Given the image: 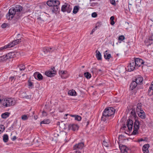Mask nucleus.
Instances as JSON below:
<instances>
[{"instance_id": "423d86ee", "label": "nucleus", "mask_w": 153, "mask_h": 153, "mask_svg": "<svg viewBox=\"0 0 153 153\" xmlns=\"http://www.w3.org/2000/svg\"><path fill=\"white\" fill-rule=\"evenodd\" d=\"M55 68L53 67L51 69V70L45 72V74L48 77H52L56 74V71L54 70Z\"/></svg>"}, {"instance_id": "f257e3e1", "label": "nucleus", "mask_w": 153, "mask_h": 153, "mask_svg": "<svg viewBox=\"0 0 153 153\" xmlns=\"http://www.w3.org/2000/svg\"><path fill=\"white\" fill-rule=\"evenodd\" d=\"M23 12V7L21 5H16L9 9L8 13L6 15L7 19L8 20H11L14 16L16 18H19Z\"/></svg>"}, {"instance_id": "9b49d317", "label": "nucleus", "mask_w": 153, "mask_h": 153, "mask_svg": "<svg viewBox=\"0 0 153 153\" xmlns=\"http://www.w3.org/2000/svg\"><path fill=\"white\" fill-rule=\"evenodd\" d=\"M84 146V143H80L76 144L74 146V150H81L82 149Z\"/></svg>"}, {"instance_id": "09e8293b", "label": "nucleus", "mask_w": 153, "mask_h": 153, "mask_svg": "<svg viewBox=\"0 0 153 153\" xmlns=\"http://www.w3.org/2000/svg\"><path fill=\"white\" fill-rule=\"evenodd\" d=\"M47 114L46 113V112L45 111H43L42 112V116H47Z\"/></svg>"}, {"instance_id": "ea45409f", "label": "nucleus", "mask_w": 153, "mask_h": 153, "mask_svg": "<svg viewBox=\"0 0 153 153\" xmlns=\"http://www.w3.org/2000/svg\"><path fill=\"white\" fill-rule=\"evenodd\" d=\"M4 129V126L3 125H0V134L3 132Z\"/></svg>"}, {"instance_id": "c03bdc74", "label": "nucleus", "mask_w": 153, "mask_h": 153, "mask_svg": "<svg viewBox=\"0 0 153 153\" xmlns=\"http://www.w3.org/2000/svg\"><path fill=\"white\" fill-rule=\"evenodd\" d=\"M9 25L8 24L4 23L2 24L1 25V27L2 28H5L7 27H9Z\"/></svg>"}, {"instance_id": "473e14b6", "label": "nucleus", "mask_w": 153, "mask_h": 153, "mask_svg": "<svg viewBox=\"0 0 153 153\" xmlns=\"http://www.w3.org/2000/svg\"><path fill=\"white\" fill-rule=\"evenodd\" d=\"M84 74V76L87 79H90L91 77V74L88 72L85 73Z\"/></svg>"}, {"instance_id": "c756f323", "label": "nucleus", "mask_w": 153, "mask_h": 153, "mask_svg": "<svg viewBox=\"0 0 153 153\" xmlns=\"http://www.w3.org/2000/svg\"><path fill=\"white\" fill-rule=\"evenodd\" d=\"M52 49L51 48H49L48 47H45L43 49V51L45 53L48 52H51V50Z\"/></svg>"}, {"instance_id": "b1692460", "label": "nucleus", "mask_w": 153, "mask_h": 153, "mask_svg": "<svg viewBox=\"0 0 153 153\" xmlns=\"http://www.w3.org/2000/svg\"><path fill=\"white\" fill-rule=\"evenodd\" d=\"M142 104L141 103H138L137 105V107L136 109V111L137 112H139L143 110L142 109L141 106Z\"/></svg>"}, {"instance_id": "412c9836", "label": "nucleus", "mask_w": 153, "mask_h": 153, "mask_svg": "<svg viewBox=\"0 0 153 153\" xmlns=\"http://www.w3.org/2000/svg\"><path fill=\"white\" fill-rule=\"evenodd\" d=\"M96 52V56L97 59L98 60H101L102 59V56L100 52L97 50Z\"/></svg>"}, {"instance_id": "4be33fe9", "label": "nucleus", "mask_w": 153, "mask_h": 153, "mask_svg": "<svg viewBox=\"0 0 153 153\" xmlns=\"http://www.w3.org/2000/svg\"><path fill=\"white\" fill-rule=\"evenodd\" d=\"M68 94L70 96H75L76 93V91L73 89L69 90L68 93Z\"/></svg>"}, {"instance_id": "f03ea898", "label": "nucleus", "mask_w": 153, "mask_h": 153, "mask_svg": "<svg viewBox=\"0 0 153 153\" xmlns=\"http://www.w3.org/2000/svg\"><path fill=\"white\" fill-rule=\"evenodd\" d=\"M115 112V109L112 107H109L106 108L102 113L101 117L102 120L105 121L108 119H110L112 116L114 115Z\"/></svg>"}, {"instance_id": "37998d69", "label": "nucleus", "mask_w": 153, "mask_h": 153, "mask_svg": "<svg viewBox=\"0 0 153 153\" xmlns=\"http://www.w3.org/2000/svg\"><path fill=\"white\" fill-rule=\"evenodd\" d=\"M54 5L55 6L56 5L57 6H58L60 4V2L58 0H55L54 1Z\"/></svg>"}, {"instance_id": "8fccbe9b", "label": "nucleus", "mask_w": 153, "mask_h": 153, "mask_svg": "<svg viewBox=\"0 0 153 153\" xmlns=\"http://www.w3.org/2000/svg\"><path fill=\"white\" fill-rule=\"evenodd\" d=\"M91 16L92 17L95 18L97 16V15L96 13L94 12L92 13Z\"/></svg>"}, {"instance_id": "bb28decb", "label": "nucleus", "mask_w": 153, "mask_h": 153, "mask_svg": "<svg viewBox=\"0 0 153 153\" xmlns=\"http://www.w3.org/2000/svg\"><path fill=\"white\" fill-rule=\"evenodd\" d=\"M54 2L53 0H49L47 1V4L49 7H51L54 5Z\"/></svg>"}, {"instance_id": "c9c22d12", "label": "nucleus", "mask_w": 153, "mask_h": 153, "mask_svg": "<svg viewBox=\"0 0 153 153\" xmlns=\"http://www.w3.org/2000/svg\"><path fill=\"white\" fill-rule=\"evenodd\" d=\"M21 118L22 120H25L28 118V115H24L22 116Z\"/></svg>"}, {"instance_id": "e2e57ef3", "label": "nucleus", "mask_w": 153, "mask_h": 153, "mask_svg": "<svg viewBox=\"0 0 153 153\" xmlns=\"http://www.w3.org/2000/svg\"><path fill=\"white\" fill-rule=\"evenodd\" d=\"M85 67L84 66H82V68H84Z\"/></svg>"}, {"instance_id": "3c124183", "label": "nucleus", "mask_w": 153, "mask_h": 153, "mask_svg": "<svg viewBox=\"0 0 153 153\" xmlns=\"http://www.w3.org/2000/svg\"><path fill=\"white\" fill-rule=\"evenodd\" d=\"M28 85L29 87H31L33 86V83L32 82L30 81H29L28 83Z\"/></svg>"}, {"instance_id": "6e6d98bb", "label": "nucleus", "mask_w": 153, "mask_h": 153, "mask_svg": "<svg viewBox=\"0 0 153 153\" xmlns=\"http://www.w3.org/2000/svg\"><path fill=\"white\" fill-rule=\"evenodd\" d=\"M96 29L95 28H93L91 32L90 33V34H92L95 31Z\"/></svg>"}, {"instance_id": "2eb2a0df", "label": "nucleus", "mask_w": 153, "mask_h": 153, "mask_svg": "<svg viewBox=\"0 0 153 153\" xmlns=\"http://www.w3.org/2000/svg\"><path fill=\"white\" fill-rule=\"evenodd\" d=\"M149 147V144H145L143 147V151L144 153H149L148 148Z\"/></svg>"}, {"instance_id": "69168bd1", "label": "nucleus", "mask_w": 153, "mask_h": 153, "mask_svg": "<svg viewBox=\"0 0 153 153\" xmlns=\"http://www.w3.org/2000/svg\"><path fill=\"white\" fill-rule=\"evenodd\" d=\"M68 115V114H65V115L66 116H67V115Z\"/></svg>"}, {"instance_id": "f704fd0d", "label": "nucleus", "mask_w": 153, "mask_h": 153, "mask_svg": "<svg viewBox=\"0 0 153 153\" xmlns=\"http://www.w3.org/2000/svg\"><path fill=\"white\" fill-rule=\"evenodd\" d=\"M8 139V136L7 134H4L3 136V140L5 142H7Z\"/></svg>"}, {"instance_id": "5701e85b", "label": "nucleus", "mask_w": 153, "mask_h": 153, "mask_svg": "<svg viewBox=\"0 0 153 153\" xmlns=\"http://www.w3.org/2000/svg\"><path fill=\"white\" fill-rule=\"evenodd\" d=\"M107 52V51H106L104 53V57L106 59H109L111 57V56L110 54H107L106 52Z\"/></svg>"}, {"instance_id": "5fc2aeb1", "label": "nucleus", "mask_w": 153, "mask_h": 153, "mask_svg": "<svg viewBox=\"0 0 153 153\" xmlns=\"http://www.w3.org/2000/svg\"><path fill=\"white\" fill-rule=\"evenodd\" d=\"M75 151V153H81V151L80 150H74Z\"/></svg>"}, {"instance_id": "de8ad7c7", "label": "nucleus", "mask_w": 153, "mask_h": 153, "mask_svg": "<svg viewBox=\"0 0 153 153\" xmlns=\"http://www.w3.org/2000/svg\"><path fill=\"white\" fill-rule=\"evenodd\" d=\"M16 79V77L15 76H11L10 78L9 79L10 80H11V81H13V80H15Z\"/></svg>"}, {"instance_id": "7c9ffc66", "label": "nucleus", "mask_w": 153, "mask_h": 153, "mask_svg": "<svg viewBox=\"0 0 153 153\" xmlns=\"http://www.w3.org/2000/svg\"><path fill=\"white\" fill-rule=\"evenodd\" d=\"M72 117H75V119L78 121H80L81 120V117L78 115H71Z\"/></svg>"}, {"instance_id": "603ef678", "label": "nucleus", "mask_w": 153, "mask_h": 153, "mask_svg": "<svg viewBox=\"0 0 153 153\" xmlns=\"http://www.w3.org/2000/svg\"><path fill=\"white\" fill-rule=\"evenodd\" d=\"M149 39L150 40H153V35H151L149 38Z\"/></svg>"}, {"instance_id": "49530a36", "label": "nucleus", "mask_w": 153, "mask_h": 153, "mask_svg": "<svg viewBox=\"0 0 153 153\" xmlns=\"http://www.w3.org/2000/svg\"><path fill=\"white\" fill-rule=\"evenodd\" d=\"M111 3L113 5H115L116 3L114 0H110Z\"/></svg>"}, {"instance_id": "39448f33", "label": "nucleus", "mask_w": 153, "mask_h": 153, "mask_svg": "<svg viewBox=\"0 0 153 153\" xmlns=\"http://www.w3.org/2000/svg\"><path fill=\"white\" fill-rule=\"evenodd\" d=\"M72 10L70 4L65 3V4L62 6L61 10L63 12H67L68 13H70Z\"/></svg>"}, {"instance_id": "9d476101", "label": "nucleus", "mask_w": 153, "mask_h": 153, "mask_svg": "<svg viewBox=\"0 0 153 153\" xmlns=\"http://www.w3.org/2000/svg\"><path fill=\"white\" fill-rule=\"evenodd\" d=\"M119 148L121 153H128V151L129 150V149L126 146L120 145Z\"/></svg>"}, {"instance_id": "393cba45", "label": "nucleus", "mask_w": 153, "mask_h": 153, "mask_svg": "<svg viewBox=\"0 0 153 153\" xmlns=\"http://www.w3.org/2000/svg\"><path fill=\"white\" fill-rule=\"evenodd\" d=\"M10 113L7 112L2 114L1 115V117L4 119H5L8 117L10 115Z\"/></svg>"}, {"instance_id": "79ce46f5", "label": "nucleus", "mask_w": 153, "mask_h": 153, "mask_svg": "<svg viewBox=\"0 0 153 153\" xmlns=\"http://www.w3.org/2000/svg\"><path fill=\"white\" fill-rule=\"evenodd\" d=\"M125 37L124 36L121 35V36H119V37L118 38V39L119 40H120L121 41H122L125 39Z\"/></svg>"}, {"instance_id": "72a5a7b5", "label": "nucleus", "mask_w": 153, "mask_h": 153, "mask_svg": "<svg viewBox=\"0 0 153 153\" xmlns=\"http://www.w3.org/2000/svg\"><path fill=\"white\" fill-rule=\"evenodd\" d=\"M79 10V7L78 6H75L74 7L73 10V13L74 14L76 13Z\"/></svg>"}, {"instance_id": "a18cd8bd", "label": "nucleus", "mask_w": 153, "mask_h": 153, "mask_svg": "<svg viewBox=\"0 0 153 153\" xmlns=\"http://www.w3.org/2000/svg\"><path fill=\"white\" fill-rule=\"evenodd\" d=\"M7 48L6 45L4 46V47H2L0 48V51H2L3 49Z\"/></svg>"}, {"instance_id": "6e6552de", "label": "nucleus", "mask_w": 153, "mask_h": 153, "mask_svg": "<svg viewBox=\"0 0 153 153\" xmlns=\"http://www.w3.org/2000/svg\"><path fill=\"white\" fill-rule=\"evenodd\" d=\"M134 62L136 67L137 68L140 66L144 63V62L142 59L138 58L136 59Z\"/></svg>"}, {"instance_id": "bf43d9fd", "label": "nucleus", "mask_w": 153, "mask_h": 153, "mask_svg": "<svg viewBox=\"0 0 153 153\" xmlns=\"http://www.w3.org/2000/svg\"><path fill=\"white\" fill-rule=\"evenodd\" d=\"M16 136H14L12 138V140H16Z\"/></svg>"}, {"instance_id": "a211bd4d", "label": "nucleus", "mask_w": 153, "mask_h": 153, "mask_svg": "<svg viewBox=\"0 0 153 153\" xmlns=\"http://www.w3.org/2000/svg\"><path fill=\"white\" fill-rule=\"evenodd\" d=\"M137 84H138L135 81H133L130 85V89L133 90L135 88Z\"/></svg>"}, {"instance_id": "58836bf2", "label": "nucleus", "mask_w": 153, "mask_h": 153, "mask_svg": "<svg viewBox=\"0 0 153 153\" xmlns=\"http://www.w3.org/2000/svg\"><path fill=\"white\" fill-rule=\"evenodd\" d=\"M102 145L105 147H108L109 146V143H108V142H106L105 140H104L103 143Z\"/></svg>"}, {"instance_id": "0e129e2a", "label": "nucleus", "mask_w": 153, "mask_h": 153, "mask_svg": "<svg viewBox=\"0 0 153 153\" xmlns=\"http://www.w3.org/2000/svg\"><path fill=\"white\" fill-rule=\"evenodd\" d=\"M19 35H20V34H19L17 35L18 37H19L18 36H19Z\"/></svg>"}, {"instance_id": "4c0bfd02", "label": "nucleus", "mask_w": 153, "mask_h": 153, "mask_svg": "<svg viewBox=\"0 0 153 153\" xmlns=\"http://www.w3.org/2000/svg\"><path fill=\"white\" fill-rule=\"evenodd\" d=\"M148 94L149 95L151 96L153 95V89H149L148 92Z\"/></svg>"}, {"instance_id": "1a4fd4ad", "label": "nucleus", "mask_w": 153, "mask_h": 153, "mask_svg": "<svg viewBox=\"0 0 153 153\" xmlns=\"http://www.w3.org/2000/svg\"><path fill=\"white\" fill-rule=\"evenodd\" d=\"M59 72L61 78L63 79L67 78L69 75L68 73L66 71H59Z\"/></svg>"}, {"instance_id": "f3484780", "label": "nucleus", "mask_w": 153, "mask_h": 153, "mask_svg": "<svg viewBox=\"0 0 153 153\" xmlns=\"http://www.w3.org/2000/svg\"><path fill=\"white\" fill-rule=\"evenodd\" d=\"M58 6L56 5L54 6L53 5V6L51 7V10L53 13H56V12L58 11Z\"/></svg>"}, {"instance_id": "aec40b11", "label": "nucleus", "mask_w": 153, "mask_h": 153, "mask_svg": "<svg viewBox=\"0 0 153 153\" xmlns=\"http://www.w3.org/2000/svg\"><path fill=\"white\" fill-rule=\"evenodd\" d=\"M143 80V78L141 76L137 77L135 79V81L138 84H140Z\"/></svg>"}, {"instance_id": "dca6fc26", "label": "nucleus", "mask_w": 153, "mask_h": 153, "mask_svg": "<svg viewBox=\"0 0 153 153\" xmlns=\"http://www.w3.org/2000/svg\"><path fill=\"white\" fill-rule=\"evenodd\" d=\"M137 113L138 115L142 119H145L146 117V115L145 113L143 110H142L141 111Z\"/></svg>"}, {"instance_id": "f8f14e48", "label": "nucleus", "mask_w": 153, "mask_h": 153, "mask_svg": "<svg viewBox=\"0 0 153 153\" xmlns=\"http://www.w3.org/2000/svg\"><path fill=\"white\" fill-rule=\"evenodd\" d=\"M127 126L129 131L132 130L133 126V122L130 119H129L127 121Z\"/></svg>"}, {"instance_id": "052dcab7", "label": "nucleus", "mask_w": 153, "mask_h": 153, "mask_svg": "<svg viewBox=\"0 0 153 153\" xmlns=\"http://www.w3.org/2000/svg\"><path fill=\"white\" fill-rule=\"evenodd\" d=\"M144 141V140L142 138H141L138 140V141L139 142L142 141Z\"/></svg>"}, {"instance_id": "cd10ccee", "label": "nucleus", "mask_w": 153, "mask_h": 153, "mask_svg": "<svg viewBox=\"0 0 153 153\" xmlns=\"http://www.w3.org/2000/svg\"><path fill=\"white\" fill-rule=\"evenodd\" d=\"M45 19V15H44V14H40V16L39 17L37 18V19L38 20H40L44 21Z\"/></svg>"}, {"instance_id": "7ed1b4c3", "label": "nucleus", "mask_w": 153, "mask_h": 153, "mask_svg": "<svg viewBox=\"0 0 153 153\" xmlns=\"http://www.w3.org/2000/svg\"><path fill=\"white\" fill-rule=\"evenodd\" d=\"M16 103V102L14 99L12 98H6L2 101V105L5 107L13 106Z\"/></svg>"}, {"instance_id": "6ab92c4d", "label": "nucleus", "mask_w": 153, "mask_h": 153, "mask_svg": "<svg viewBox=\"0 0 153 153\" xmlns=\"http://www.w3.org/2000/svg\"><path fill=\"white\" fill-rule=\"evenodd\" d=\"M34 75L35 77L36 76H37V77L38 78V79L39 80H42L43 79V76L41 74L39 73V72H36L34 74Z\"/></svg>"}, {"instance_id": "13d9d810", "label": "nucleus", "mask_w": 153, "mask_h": 153, "mask_svg": "<svg viewBox=\"0 0 153 153\" xmlns=\"http://www.w3.org/2000/svg\"><path fill=\"white\" fill-rule=\"evenodd\" d=\"M131 114L132 115H134L135 114V113L134 111H131Z\"/></svg>"}, {"instance_id": "338daca9", "label": "nucleus", "mask_w": 153, "mask_h": 153, "mask_svg": "<svg viewBox=\"0 0 153 153\" xmlns=\"http://www.w3.org/2000/svg\"><path fill=\"white\" fill-rule=\"evenodd\" d=\"M151 20L153 22V20H152V19H151Z\"/></svg>"}, {"instance_id": "20e7f679", "label": "nucleus", "mask_w": 153, "mask_h": 153, "mask_svg": "<svg viewBox=\"0 0 153 153\" xmlns=\"http://www.w3.org/2000/svg\"><path fill=\"white\" fill-rule=\"evenodd\" d=\"M139 122L137 120H135L134 123V130L132 133L133 135H136L138 133V129L139 128Z\"/></svg>"}, {"instance_id": "0eeeda50", "label": "nucleus", "mask_w": 153, "mask_h": 153, "mask_svg": "<svg viewBox=\"0 0 153 153\" xmlns=\"http://www.w3.org/2000/svg\"><path fill=\"white\" fill-rule=\"evenodd\" d=\"M20 42H21V39H18L13 41L12 42L10 43L8 45H6L7 48H9L14 46L15 45L18 44Z\"/></svg>"}, {"instance_id": "a19ab883", "label": "nucleus", "mask_w": 153, "mask_h": 153, "mask_svg": "<svg viewBox=\"0 0 153 153\" xmlns=\"http://www.w3.org/2000/svg\"><path fill=\"white\" fill-rule=\"evenodd\" d=\"M101 25V22H98L96 25L95 28L97 29V27H100Z\"/></svg>"}, {"instance_id": "ddd939ff", "label": "nucleus", "mask_w": 153, "mask_h": 153, "mask_svg": "<svg viewBox=\"0 0 153 153\" xmlns=\"http://www.w3.org/2000/svg\"><path fill=\"white\" fill-rule=\"evenodd\" d=\"M135 67H136V66L134 62H133L131 63L128 67V71H133L135 68Z\"/></svg>"}, {"instance_id": "680f3d73", "label": "nucleus", "mask_w": 153, "mask_h": 153, "mask_svg": "<svg viewBox=\"0 0 153 153\" xmlns=\"http://www.w3.org/2000/svg\"><path fill=\"white\" fill-rule=\"evenodd\" d=\"M1 17H2L1 16V15L0 14V20L1 19Z\"/></svg>"}, {"instance_id": "4468645a", "label": "nucleus", "mask_w": 153, "mask_h": 153, "mask_svg": "<svg viewBox=\"0 0 153 153\" xmlns=\"http://www.w3.org/2000/svg\"><path fill=\"white\" fill-rule=\"evenodd\" d=\"M69 129L73 131H75L77 130L78 128V126L76 124H70L68 126Z\"/></svg>"}, {"instance_id": "774afa93", "label": "nucleus", "mask_w": 153, "mask_h": 153, "mask_svg": "<svg viewBox=\"0 0 153 153\" xmlns=\"http://www.w3.org/2000/svg\"><path fill=\"white\" fill-rule=\"evenodd\" d=\"M99 71H101V70H99Z\"/></svg>"}, {"instance_id": "2f4dec72", "label": "nucleus", "mask_w": 153, "mask_h": 153, "mask_svg": "<svg viewBox=\"0 0 153 153\" xmlns=\"http://www.w3.org/2000/svg\"><path fill=\"white\" fill-rule=\"evenodd\" d=\"M7 56L6 55H4L0 57V62L6 60L7 59Z\"/></svg>"}, {"instance_id": "864d4df0", "label": "nucleus", "mask_w": 153, "mask_h": 153, "mask_svg": "<svg viewBox=\"0 0 153 153\" xmlns=\"http://www.w3.org/2000/svg\"><path fill=\"white\" fill-rule=\"evenodd\" d=\"M149 89H153V81L152 82L150 86Z\"/></svg>"}, {"instance_id": "4d7b16f0", "label": "nucleus", "mask_w": 153, "mask_h": 153, "mask_svg": "<svg viewBox=\"0 0 153 153\" xmlns=\"http://www.w3.org/2000/svg\"><path fill=\"white\" fill-rule=\"evenodd\" d=\"M91 72L94 73L96 71V69L95 68H92L91 70Z\"/></svg>"}, {"instance_id": "e433bc0d", "label": "nucleus", "mask_w": 153, "mask_h": 153, "mask_svg": "<svg viewBox=\"0 0 153 153\" xmlns=\"http://www.w3.org/2000/svg\"><path fill=\"white\" fill-rule=\"evenodd\" d=\"M110 19L111 20V22L110 23L111 24V25H113L115 23V22L114 21V17L113 16H112L111 17Z\"/></svg>"}, {"instance_id": "a878e982", "label": "nucleus", "mask_w": 153, "mask_h": 153, "mask_svg": "<svg viewBox=\"0 0 153 153\" xmlns=\"http://www.w3.org/2000/svg\"><path fill=\"white\" fill-rule=\"evenodd\" d=\"M17 67L19 68L20 71H24L25 69V65L23 64L18 65Z\"/></svg>"}, {"instance_id": "c85d7f7f", "label": "nucleus", "mask_w": 153, "mask_h": 153, "mask_svg": "<svg viewBox=\"0 0 153 153\" xmlns=\"http://www.w3.org/2000/svg\"><path fill=\"white\" fill-rule=\"evenodd\" d=\"M50 123V120L48 119L44 120H43L42 121L40 124L41 125L42 124H48Z\"/></svg>"}]
</instances>
